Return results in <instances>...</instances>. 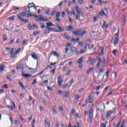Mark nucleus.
I'll return each mask as SVG.
<instances>
[{
  "mask_svg": "<svg viewBox=\"0 0 127 127\" xmlns=\"http://www.w3.org/2000/svg\"><path fill=\"white\" fill-rule=\"evenodd\" d=\"M28 27H29V29H31V28H32V26L31 25V23H29L28 24Z\"/></svg>",
  "mask_w": 127,
  "mask_h": 127,
  "instance_id": "57",
  "label": "nucleus"
},
{
  "mask_svg": "<svg viewBox=\"0 0 127 127\" xmlns=\"http://www.w3.org/2000/svg\"><path fill=\"white\" fill-rule=\"evenodd\" d=\"M75 10H76V12L79 14H83V12L81 10V9L79 8V6H76L74 7Z\"/></svg>",
  "mask_w": 127,
  "mask_h": 127,
  "instance_id": "4",
  "label": "nucleus"
},
{
  "mask_svg": "<svg viewBox=\"0 0 127 127\" xmlns=\"http://www.w3.org/2000/svg\"><path fill=\"white\" fill-rule=\"evenodd\" d=\"M0 71H4V68L2 64H0Z\"/></svg>",
  "mask_w": 127,
  "mask_h": 127,
  "instance_id": "28",
  "label": "nucleus"
},
{
  "mask_svg": "<svg viewBox=\"0 0 127 127\" xmlns=\"http://www.w3.org/2000/svg\"><path fill=\"white\" fill-rule=\"evenodd\" d=\"M84 52H85V50H84L83 49H81L79 52V53H80V54H83V53H84Z\"/></svg>",
  "mask_w": 127,
  "mask_h": 127,
  "instance_id": "41",
  "label": "nucleus"
},
{
  "mask_svg": "<svg viewBox=\"0 0 127 127\" xmlns=\"http://www.w3.org/2000/svg\"><path fill=\"white\" fill-rule=\"evenodd\" d=\"M26 15V12L25 11L22 12V13H18L17 16H25Z\"/></svg>",
  "mask_w": 127,
  "mask_h": 127,
  "instance_id": "13",
  "label": "nucleus"
},
{
  "mask_svg": "<svg viewBox=\"0 0 127 127\" xmlns=\"http://www.w3.org/2000/svg\"><path fill=\"white\" fill-rule=\"evenodd\" d=\"M31 56L33 59H35V60H38V56H37L36 53H33V54L31 55Z\"/></svg>",
  "mask_w": 127,
  "mask_h": 127,
  "instance_id": "6",
  "label": "nucleus"
},
{
  "mask_svg": "<svg viewBox=\"0 0 127 127\" xmlns=\"http://www.w3.org/2000/svg\"><path fill=\"white\" fill-rule=\"evenodd\" d=\"M52 110L53 111V114L54 115H57V111H56V110L54 107H52Z\"/></svg>",
  "mask_w": 127,
  "mask_h": 127,
  "instance_id": "20",
  "label": "nucleus"
},
{
  "mask_svg": "<svg viewBox=\"0 0 127 127\" xmlns=\"http://www.w3.org/2000/svg\"><path fill=\"white\" fill-rule=\"evenodd\" d=\"M63 82V81L62 80H58V84L60 87H61V85H62V83Z\"/></svg>",
  "mask_w": 127,
  "mask_h": 127,
  "instance_id": "27",
  "label": "nucleus"
},
{
  "mask_svg": "<svg viewBox=\"0 0 127 127\" xmlns=\"http://www.w3.org/2000/svg\"><path fill=\"white\" fill-rule=\"evenodd\" d=\"M19 68L20 69H21V70H24V68H23V64H19Z\"/></svg>",
  "mask_w": 127,
  "mask_h": 127,
  "instance_id": "37",
  "label": "nucleus"
},
{
  "mask_svg": "<svg viewBox=\"0 0 127 127\" xmlns=\"http://www.w3.org/2000/svg\"><path fill=\"white\" fill-rule=\"evenodd\" d=\"M94 106H91L90 109H89V122L90 123H92L93 122V114L94 113Z\"/></svg>",
  "mask_w": 127,
  "mask_h": 127,
  "instance_id": "2",
  "label": "nucleus"
},
{
  "mask_svg": "<svg viewBox=\"0 0 127 127\" xmlns=\"http://www.w3.org/2000/svg\"><path fill=\"white\" fill-rule=\"evenodd\" d=\"M52 54L54 55V56H56L57 57H59V55L58 54H57V52H56L55 51H52L50 55H52Z\"/></svg>",
  "mask_w": 127,
  "mask_h": 127,
  "instance_id": "12",
  "label": "nucleus"
},
{
  "mask_svg": "<svg viewBox=\"0 0 127 127\" xmlns=\"http://www.w3.org/2000/svg\"><path fill=\"white\" fill-rule=\"evenodd\" d=\"M65 12H66V13L68 14V15H69V9L66 8L65 10Z\"/></svg>",
  "mask_w": 127,
  "mask_h": 127,
  "instance_id": "63",
  "label": "nucleus"
},
{
  "mask_svg": "<svg viewBox=\"0 0 127 127\" xmlns=\"http://www.w3.org/2000/svg\"><path fill=\"white\" fill-rule=\"evenodd\" d=\"M7 108L11 110V111H13V107L11 106H7Z\"/></svg>",
  "mask_w": 127,
  "mask_h": 127,
  "instance_id": "39",
  "label": "nucleus"
},
{
  "mask_svg": "<svg viewBox=\"0 0 127 127\" xmlns=\"http://www.w3.org/2000/svg\"><path fill=\"white\" fill-rule=\"evenodd\" d=\"M118 53V51H117V50H114L112 52L113 54H117Z\"/></svg>",
  "mask_w": 127,
  "mask_h": 127,
  "instance_id": "48",
  "label": "nucleus"
},
{
  "mask_svg": "<svg viewBox=\"0 0 127 127\" xmlns=\"http://www.w3.org/2000/svg\"><path fill=\"white\" fill-rule=\"evenodd\" d=\"M92 18H93L94 22H96V21H97V20H98V19H97V17H93Z\"/></svg>",
  "mask_w": 127,
  "mask_h": 127,
  "instance_id": "54",
  "label": "nucleus"
},
{
  "mask_svg": "<svg viewBox=\"0 0 127 127\" xmlns=\"http://www.w3.org/2000/svg\"><path fill=\"white\" fill-rule=\"evenodd\" d=\"M100 54H104V48H101Z\"/></svg>",
  "mask_w": 127,
  "mask_h": 127,
  "instance_id": "45",
  "label": "nucleus"
},
{
  "mask_svg": "<svg viewBox=\"0 0 127 127\" xmlns=\"http://www.w3.org/2000/svg\"><path fill=\"white\" fill-rule=\"evenodd\" d=\"M47 29L49 31H55V28H47Z\"/></svg>",
  "mask_w": 127,
  "mask_h": 127,
  "instance_id": "31",
  "label": "nucleus"
},
{
  "mask_svg": "<svg viewBox=\"0 0 127 127\" xmlns=\"http://www.w3.org/2000/svg\"><path fill=\"white\" fill-rule=\"evenodd\" d=\"M27 16H37L36 15H32V13H28L27 14Z\"/></svg>",
  "mask_w": 127,
  "mask_h": 127,
  "instance_id": "44",
  "label": "nucleus"
},
{
  "mask_svg": "<svg viewBox=\"0 0 127 127\" xmlns=\"http://www.w3.org/2000/svg\"><path fill=\"white\" fill-rule=\"evenodd\" d=\"M87 100L89 101V103L90 104H92L93 103V98H92V95H89L88 96V98H87Z\"/></svg>",
  "mask_w": 127,
  "mask_h": 127,
  "instance_id": "9",
  "label": "nucleus"
},
{
  "mask_svg": "<svg viewBox=\"0 0 127 127\" xmlns=\"http://www.w3.org/2000/svg\"><path fill=\"white\" fill-rule=\"evenodd\" d=\"M118 43H119V39H118V38L115 37L114 44L115 45H117Z\"/></svg>",
  "mask_w": 127,
  "mask_h": 127,
  "instance_id": "16",
  "label": "nucleus"
},
{
  "mask_svg": "<svg viewBox=\"0 0 127 127\" xmlns=\"http://www.w3.org/2000/svg\"><path fill=\"white\" fill-rule=\"evenodd\" d=\"M99 14L101 16H104L106 13H105V11H104V10H102L101 12H99Z\"/></svg>",
  "mask_w": 127,
  "mask_h": 127,
  "instance_id": "30",
  "label": "nucleus"
},
{
  "mask_svg": "<svg viewBox=\"0 0 127 127\" xmlns=\"http://www.w3.org/2000/svg\"><path fill=\"white\" fill-rule=\"evenodd\" d=\"M60 11H58L56 13V16H60Z\"/></svg>",
  "mask_w": 127,
  "mask_h": 127,
  "instance_id": "51",
  "label": "nucleus"
},
{
  "mask_svg": "<svg viewBox=\"0 0 127 127\" xmlns=\"http://www.w3.org/2000/svg\"><path fill=\"white\" fill-rule=\"evenodd\" d=\"M106 114V118H110V117H111V114L109 113V112H107Z\"/></svg>",
  "mask_w": 127,
  "mask_h": 127,
  "instance_id": "38",
  "label": "nucleus"
},
{
  "mask_svg": "<svg viewBox=\"0 0 127 127\" xmlns=\"http://www.w3.org/2000/svg\"><path fill=\"white\" fill-rule=\"evenodd\" d=\"M36 21H48V18H47L44 17H41L37 19H36Z\"/></svg>",
  "mask_w": 127,
  "mask_h": 127,
  "instance_id": "3",
  "label": "nucleus"
},
{
  "mask_svg": "<svg viewBox=\"0 0 127 127\" xmlns=\"http://www.w3.org/2000/svg\"><path fill=\"white\" fill-rule=\"evenodd\" d=\"M101 88H102V86L99 85V86L97 87L96 90H99L100 89H101Z\"/></svg>",
  "mask_w": 127,
  "mask_h": 127,
  "instance_id": "61",
  "label": "nucleus"
},
{
  "mask_svg": "<svg viewBox=\"0 0 127 127\" xmlns=\"http://www.w3.org/2000/svg\"><path fill=\"white\" fill-rule=\"evenodd\" d=\"M50 8H48L47 10L46 11L45 13L47 15H49L50 14Z\"/></svg>",
  "mask_w": 127,
  "mask_h": 127,
  "instance_id": "21",
  "label": "nucleus"
},
{
  "mask_svg": "<svg viewBox=\"0 0 127 127\" xmlns=\"http://www.w3.org/2000/svg\"><path fill=\"white\" fill-rule=\"evenodd\" d=\"M124 125H125V120H123L121 124V127H124Z\"/></svg>",
  "mask_w": 127,
  "mask_h": 127,
  "instance_id": "56",
  "label": "nucleus"
},
{
  "mask_svg": "<svg viewBox=\"0 0 127 127\" xmlns=\"http://www.w3.org/2000/svg\"><path fill=\"white\" fill-rule=\"evenodd\" d=\"M19 85L21 87H22L23 89H25V88L24 87V86L23 85V84H22V83L21 82H20V81L19 80Z\"/></svg>",
  "mask_w": 127,
  "mask_h": 127,
  "instance_id": "23",
  "label": "nucleus"
},
{
  "mask_svg": "<svg viewBox=\"0 0 127 127\" xmlns=\"http://www.w3.org/2000/svg\"><path fill=\"white\" fill-rule=\"evenodd\" d=\"M121 123H122V121H120L118 124L117 126H116V127H120V126H121Z\"/></svg>",
  "mask_w": 127,
  "mask_h": 127,
  "instance_id": "59",
  "label": "nucleus"
},
{
  "mask_svg": "<svg viewBox=\"0 0 127 127\" xmlns=\"http://www.w3.org/2000/svg\"><path fill=\"white\" fill-rule=\"evenodd\" d=\"M110 72L109 71H107L106 72V77H109V73Z\"/></svg>",
  "mask_w": 127,
  "mask_h": 127,
  "instance_id": "64",
  "label": "nucleus"
},
{
  "mask_svg": "<svg viewBox=\"0 0 127 127\" xmlns=\"http://www.w3.org/2000/svg\"><path fill=\"white\" fill-rule=\"evenodd\" d=\"M8 19H9V20H14V17H10L8 18Z\"/></svg>",
  "mask_w": 127,
  "mask_h": 127,
  "instance_id": "46",
  "label": "nucleus"
},
{
  "mask_svg": "<svg viewBox=\"0 0 127 127\" xmlns=\"http://www.w3.org/2000/svg\"><path fill=\"white\" fill-rule=\"evenodd\" d=\"M47 27L46 28H49L51 26H53V23L50 22V23H46Z\"/></svg>",
  "mask_w": 127,
  "mask_h": 127,
  "instance_id": "15",
  "label": "nucleus"
},
{
  "mask_svg": "<svg viewBox=\"0 0 127 127\" xmlns=\"http://www.w3.org/2000/svg\"><path fill=\"white\" fill-rule=\"evenodd\" d=\"M13 50H14V49H12L10 50V52H9L10 54H12L13 53Z\"/></svg>",
  "mask_w": 127,
  "mask_h": 127,
  "instance_id": "62",
  "label": "nucleus"
},
{
  "mask_svg": "<svg viewBox=\"0 0 127 127\" xmlns=\"http://www.w3.org/2000/svg\"><path fill=\"white\" fill-rule=\"evenodd\" d=\"M34 3L33 2L29 3L28 5V6L29 7V8H31V7H34Z\"/></svg>",
  "mask_w": 127,
  "mask_h": 127,
  "instance_id": "19",
  "label": "nucleus"
},
{
  "mask_svg": "<svg viewBox=\"0 0 127 127\" xmlns=\"http://www.w3.org/2000/svg\"><path fill=\"white\" fill-rule=\"evenodd\" d=\"M26 11L27 12H30V8H29V6H28L26 8Z\"/></svg>",
  "mask_w": 127,
  "mask_h": 127,
  "instance_id": "40",
  "label": "nucleus"
},
{
  "mask_svg": "<svg viewBox=\"0 0 127 127\" xmlns=\"http://www.w3.org/2000/svg\"><path fill=\"white\" fill-rule=\"evenodd\" d=\"M71 45H72V44L71 43H66V46L67 47H70V46H71Z\"/></svg>",
  "mask_w": 127,
  "mask_h": 127,
  "instance_id": "52",
  "label": "nucleus"
},
{
  "mask_svg": "<svg viewBox=\"0 0 127 127\" xmlns=\"http://www.w3.org/2000/svg\"><path fill=\"white\" fill-rule=\"evenodd\" d=\"M55 13H56V10H54V11H53L51 13V15L52 16H53V15H54V14H55Z\"/></svg>",
  "mask_w": 127,
  "mask_h": 127,
  "instance_id": "34",
  "label": "nucleus"
},
{
  "mask_svg": "<svg viewBox=\"0 0 127 127\" xmlns=\"http://www.w3.org/2000/svg\"><path fill=\"white\" fill-rule=\"evenodd\" d=\"M106 61H107L106 60V59L105 58V57H103L102 63H105V62H106Z\"/></svg>",
  "mask_w": 127,
  "mask_h": 127,
  "instance_id": "58",
  "label": "nucleus"
},
{
  "mask_svg": "<svg viewBox=\"0 0 127 127\" xmlns=\"http://www.w3.org/2000/svg\"><path fill=\"white\" fill-rule=\"evenodd\" d=\"M104 69H105V66L104 65H102L99 70V73H103L104 72Z\"/></svg>",
  "mask_w": 127,
  "mask_h": 127,
  "instance_id": "11",
  "label": "nucleus"
},
{
  "mask_svg": "<svg viewBox=\"0 0 127 127\" xmlns=\"http://www.w3.org/2000/svg\"><path fill=\"white\" fill-rule=\"evenodd\" d=\"M10 104L11 105V106H13V108H15V104H14V102L12 101L10 102Z\"/></svg>",
  "mask_w": 127,
  "mask_h": 127,
  "instance_id": "49",
  "label": "nucleus"
},
{
  "mask_svg": "<svg viewBox=\"0 0 127 127\" xmlns=\"http://www.w3.org/2000/svg\"><path fill=\"white\" fill-rule=\"evenodd\" d=\"M37 82V78H35L32 83V85H35Z\"/></svg>",
  "mask_w": 127,
  "mask_h": 127,
  "instance_id": "25",
  "label": "nucleus"
},
{
  "mask_svg": "<svg viewBox=\"0 0 127 127\" xmlns=\"http://www.w3.org/2000/svg\"><path fill=\"white\" fill-rule=\"evenodd\" d=\"M56 70V68H55L53 70H51L50 71L51 73H52L53 75H54L55 74V70Z\"/></svg>",
  "mask_w": 127,
  "mask_h": 127,
  "instance_id": "33",
  "label": "nucleus"
},
{
  "mask_svg": "<svg viewBox=\"0 0 127 127\" xmlns=\"http://www.w3.org/2000/svg\"><path fill=\"white\" fill-rule=\"evenodd\" d=\"M48 126V127H50V126H51V123L50 122H48L46 124Z\"/></svg>",
  "mask_w": 127,
  "mask_h": 127,
  "instance_id": "47",
  "label": "nucleus"
},
{
  "mask_svg": "<svg viewBox=\"0 0 127 127\" xmlns=\"http://www.w3.org/2000/svg\"><path fill=\"white\" fill-rule=\"evenodd\" d=\"M2 88L4 89H7L8 87L7 86V84H4V85H2Z\"/></svg>",
  "mask_w": 127,
  "mask_h": 127,
  "instance_id": "35",
  "label": "nucleus"
},
{
  "mask_svg": "<svg viewBox=\"0 0 127 127\" xmlns=\"http://www.w3.org/2000/svg\"><path fill=\"white\" fill-rule=\"evenodd\" d=\"M47 89L49 91H53V89H52V87H50V86L47 87Z\"/></svg>",
  "mask_w": 127,
  "mask_h": 127,
  "instance_id": "50",
  "label": "nucleus"
},
{
  "mask_svg": "<svg viewBox=\"0 0 127 127\" xmlns=\"http://www.w3.org/2000/svg\"><path fill=\"white\" fill-rule=\"evenodd\" d=\"M72 33L73 35H75V36H80V37H83L86 34V31L84 30L82 31V29H75L74 31H72Z\"/></svg>",
  "mask_w": 127,
  "mask_h": 127,
  "instance_id": "1",
  "label": "nucleus"
},
{
  "mask_svg": "<svg viewBox=\"0 0 127 127\" xmlns=\"http://www.w3.org/2000/svg\"><path fill=\"white\" fill-rule=\"evenodd\" d=\"M68 86L67 84H64V85L63 86V88L64 89H65V88H66V87Z\"/></svg>",
  "mask_w": 127,
  "mask_h": 127,
  "instance_id": "55",
  "label": "nucleus"
},
{
  "mask_svg": "<svg viewBox=\"0 0 127 127\" xmlns=\"http://www.w3.org/2000/svg\"><path fill=\"white\" fill-rule=\"evenodd\" d=\"M103 27H105V28H107L108 25L106 24V21H104L103 24Z\"/></svg>",
  "mask_w": 127,
  "mask_h": 127,
  "instance_id": "32",
  "label": "nucleus"
},
{
  "mask_svg": "<svg viewBox=\"0 0 127 127\" xmlns=\"http://www.w3.org/2000/svg\"><path fill=\"white\" fill-rule=\"evenodd\" d=\"M64 53L66 54V53H68V51H69V48H65L64 50Z\"/></svg>",
  "mask_w": 127,
  "mask_h": 127,
  "instance_id": "36",
  "label": "nucleus"
},
{
  "mask_svg": "<svg viewBox=\"0 0 127 127\" xmlns=\"http://www.w3.org/2000/svg\"><path fill=\"white\" fill-rule=\"evenodd\" d=\"M88 61H89L90 62H91V65H93L94 62L96 61V59H92V58H89L88 59Z\"/></svg>",
  "mask_w": 127,
  "mask_h": 127,
  "instance_id": "8",
  "label": "nucleus"
},
{
  "mask_svg": "<svg viewBox=\"0 0 127 127\" xmlns=\"http://www.w3.org/2000/svg\"><path fill=\"white\" fill-rule=\"evenodd\" d=\"M83 44H84V42L81 41L78 43L79 46H81V45H83Z\"/></svg>",
  "mask_w": 127,
  "mask_h": 127,
  "instance_id": "43",
  "label": "nucleus"
},
{
  "mask_svg": "<svg viewBox=\"0 0 127 127\" xmlns=\"http://www.w3.org/2000/svg\"><path fill=\"white\" fill-rule=\"evenodd\" d=\"M18 19H20V21L21 22L24 21V20L22 18H21V16H18Z\"/></svg>",
  "mask_w": 127,
  "mask_h": 127,
  "instance_id": "42",
  "label": "nucleus"
},
{
  "mask_svg": "<svg viewBox=\"0 0 127 127\" xmlns=\"http://www.w3.org/2000/svg\"><path fill=\"white\" fill-rule=\"evenodd\" d=\"M57 27L59 31L57 30L56 31V32H63V31H64V29L61 27V26H60V25H57Z\"/></svg>",
  "mask_w": 127,
  "mask_h": 127,
  "instance_id": "5",
  "label": "nucleus"
},
{
  "mask_svg": "<svg viewBox=\"0 0 127 127\" xmlns=\"http://www.w3.org/2000/svg\"><path fill=\"white\" fill-rule=\"evenodd\" d=\"M82 63H83V58L82 57L80 58L77 61V64H78V65H81V64H82Z\"/></svg>",
  "mask_w": 127,
  "mask_h": 127,
  "instance_id": "14",
  "label": "nucleus"
},
{
  "mask_svg": "<svg viewBox=\"0 0 127 127\" xmlns=\"http://www.w3.org/2000/svg\"><path fill=\"white\" fill-rule=\"evenodd\" d=\"M64 37L65 38V39L69 40L70 38V36L67 35V34L64 35Z\"/></svg>",
  "mask_w": 127,
  "mask_h": 127,
  "instance_id": "22",
  "label": "nucleus"
},
{
  "mask_svg": "<svg viewBox=\"0 0 127 127\" xmlns=\"http://www.w3.org/2000/svg\"><path fill=\"white\" fill-rule=\"evenodd\" d=\"M50 32L49 31V30H47L45 32V34H48V33H49Z\"/></svg>",
  "mask_w": 127,
  "mask_h": 127,
  "instance_id": "60",
  "label": "nucleus"
},
{
  "mask_svg": "<svg viewBox=\"0 0 127 127\" xmlns=\"http://www.w3.org/2000/svg\"><path fill=\"white\" fill-rule=\"evenodd\" d=\"M65 94L64 95V98H67V97H69V91H65Z\"/></svg>",
  "mask_w": 127,
  "mask_h": 127,
  "instance_id": "18",
  "label": "nucleus"
},
{
  "mask_svg": "<svg viewBox=\"0 0 127 127\" xmlns=\"http://www.w3.org/2000/svg\"><path fill=\"white\" fill-rule=\"evenodd\" d=\"M13 42H14V38L10 41L8 43V44L9 45H11L13 43Z\"/></svg>",
  "mask_w": 127,
  "mask_h": 127,
  "instance_id": "29",
  "label": "nucleus"
},
{
  "mask_svg": "<svg viewBox=\"0 0 127 127\" xmlns=\"http://www.w3.org/2000/svg\"><path fill=\"white\" fill-rule=\"evenodd\" d=\"M75 29V28L73 26L69 25L66 27V30L67 31H70V30H73Z\"/></svg>",
  "mask_w": 127,
  "mask_h": 127,
  "instance_id": "7",
  "label": "nucleus"
},
{
  "mask_svg": "<svg viewBox=\"0 0 127 127\" xmlns=\"http://www.w3.org/2000/svg\"><path fill=\"white\" fill-rule=\"evenodd\" d=\"M21 51V49L19 48L15 52V54H18Z\"/></svg>",
  "mask_w": 127,
  "mask_h": 127,
  "instance_id": "24",
  "label": "nucleus"
},
{
  "mask_svg": "<svg viewBox=\"0 0 127 127\" xmlns=\"http://www.w3.org/2000/svg\"><path fill=\"white\" fill-rule=\"evenodd\" d=\"M72 14H73V15H75V12L73 10L70 11L69 12V15H72Z\"/></svg>",
  "mask_w": 127,
  "mask_h": 127,
  "instance_id": "26",
  "label": "nucleus"
},
{
  "mask_svg": "<svg viewBox=\"0 0 127 127\" xmlns=\"http://www.w3.org/2000/svg\"><path fill=\"white\" fill-rule=\"evenodd\" d=\"M70 50L71 52H77V49L73 46L71 47Z\"/></svg>",
  "mask_w": 127,
  "mask_h": 127,
  "instance_id": "17",
  "label": "nucleus"
},
{
  "mask_svg": "<svg viewBox=\"0 0 127 127\" xmlns=\"http://www.w3.org/2000/svg\"><path fill=\"white\" fill-rule=\"evenodd\" d=\"M48 123V118H46L45 120V124H46Z\"/></svg>",
  "mask_w": 127,
  "mask_h": 127,
  "instance_id": "53",
  "label": "nucleus"
},
{
  "mask_svg": "<svg viewBox=\"0 0 127 127\" xmlns=\"http://www.w3.org/2000/svg\"><path fill=\"white\" fill-rule=\"evenodd\" d=\"M22 76H23V77H24L25 78H30V77H32L31 74H29L28 73H22Z\"/></svg>",
  "mask_w": 127,
  "mask_h": 127,
  "instance_id": "10",
  "label": "nucleus"
}]
</instances>
